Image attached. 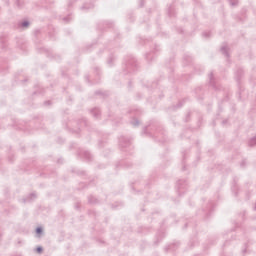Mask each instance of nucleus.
<instances>
[{"label": "nucleus", "mask_w": 256, "mask_h": 256, "mask_svg": "<svg viewBox=\"0 0 256 256\" xmlns=\"http://www.w3.org/2000/svg\"><path fill=\"white\" fill-rule=\"evenodd\" d=\"M28 26H29V23H27V22L23 23V27H28Z\"/></svg>", "instance_id": "nucleus-3"}, {"label": "nucleus", "mask_w": 256, "mask_h": 256, "mask_svg": "<svg viewBox=\"0 0 256 256\" xmlns=\"http://www.w3.org/2000/svg\"><path fill=\"white\" fill-rule=\"evenodd\" d=\"M36 233H37L38 235H41V233H43V230H42L41 228H37V229H36Z\"/></svg>", "instance_id": "nucleus-1"}, {"label": "nucleus", "mask_w": 256, "mask_h": 256, "mask_svg": "<svg viewBox=\"0 0 256 256\" xmlns=\"http://www.w3.org/2000/svg\"><path fill=\"white\" fill-rule=\"evenodd\" d=\"M36 251H37V253H42V252H43V248L38 247V248L36 249Z\"/></svg>", "instance_id": "nucleus-2"}]
</instances>
